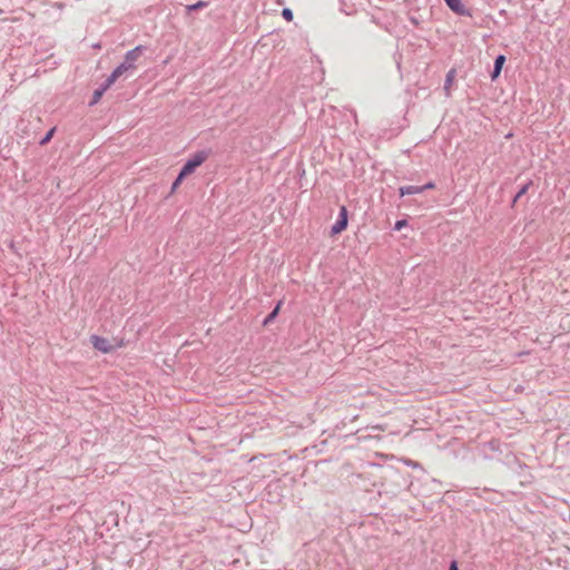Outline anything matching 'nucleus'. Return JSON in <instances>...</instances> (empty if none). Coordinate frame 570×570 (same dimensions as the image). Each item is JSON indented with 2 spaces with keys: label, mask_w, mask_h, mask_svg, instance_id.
Listing matches in <instances>:
<instances>
[{
  "label": "nucleus",
  "mask_w": 570,
  "mask_h": 570,
  "mask_svg": "<svg viewBox=\"0 0 570 570\" xmlns=\"http://www.w3.org/2000/svg\"><path fill=\"white\" fill-rule=\"evenodd\" d=\"M90 343L94 346V348L105 354L111 353L125 346V341L122 338L109 340L107 337H101L98 335H92L90 337Z\"/></svg>",
  "instance_id": "1"
},
{
  "label": "nucleus",
  "mask_w": 570,
  "mask_h": 570,
  "mask_svg": "<svg viewBox=\"0 0 570 570\" xmlns=\"http://www.w3.org/2000/svg\"><path fill=\"white\" fill-rule=\"evenodd\" d=\"M209 154L205 150H200L195 153L184 165L180 171H183V175L189 176L191 175L200 165H203Z\"/></svg>",
  "instance_id": "2"
},
{
  "label": "nucleus",
  "mask_w": 570,
  "mask_h": 570,
  "mask_svg": "<svg viewBox=\"0 0 570 570\" xmlns=\"http://www.w3.org/2000/svg\"><path fill=\"white\" fill-rule=\"evenodd\" d=\"M347 223H348V218H347V209L345 206H342L341 209H340V216H338V219L336 220V223L332 226V234L333 235H336V234H340L342 233L343 230L346 229L347 227Z\"/></svg>",
  "instance_id": "3"
},
{
  "label": "nucleus",
  "mask_w": 570,
  "mask_h": 570,
  "mask_svg": "<svg viewBox=\"0 0 570 570\" xmlns=\"http://www.w3.org/2000/svg\"><path fill=\"white\" fill-rule=\"evenodd\" d=\"M136 66L131 63H120L107 78V87H110L112 83H115L125 72H127L130 69H135Z\"/></svg>",
  "instance_id": "4"
},
{
  "label": "nucleus",
  "mask_w": 570,
  "mask_h": 570,
  "mask_svg": "<svg viewBox=\"0 0 570 570\" xmlns=\"http://www.w3.org/2000/svg\"><path fill=\"white\" fill-rule=\"evenodd\" d=\"M141 50H142V46H137L132 50H129L125 55V61L124 62L127 63V65L128 63L135 65L136 60L140 57Z\"/></svg>",
  "instance_id": "5"
},
{
  "label": "nucleus",
  "mask_w": 570,
  "mask_h": 570,
  "mask_svg": "<svg viewBox=\"0 0 570 570\" xmlns=\"http://www.w3.org/2000/svg\"><path fill=\"white\" fill-rule=\"evenodd\" d=\"M445 2L449 6V8L452 11H454L455 13H459V14L465 13V8L461 0H445Z\"/></svg>",
  "instance_id": "6"
},
{
  "label": "nucleus",
  "mask_w": 570,
  "mask_h": 570,
  "mask_svg": "<svg viewBox=\"0 0 570 570\" xmlns=\"http://www.w3.org/2000/svg\"><path fill=\"white\" fill-rule=\"evenodd\" d=\"M504 62H505V57L503 55H500L497 57L495 62H494V70L491 75V78L493 80L497 79L499 77V75L501 73Z\"/></svg>",
  "instance_id": "7"
},
{
  "label": "nucleus",
  "mask_w": 570,
  "mask_h": 570,
  "mask_svg": "<svg viewBox=\"0 0 570 570\" xmlns=\"http://www.w3.org/2000/svg\"><path fill=\"white\" fill-rule=\"evenodd\" d=\"M454 77H455V70L451 69L446 75V79H445V83H444V91H445L446 97L451 96V87L453 85Z\"/></svg>",
  "instance_id": "8"
},
{
  "label": "nucleus",
  "mask_w": 570,
  "mask_h": 570,
  "mask_svg": "<svg viewBox=\"0 0 570 570\" xmlns=\"http://www.w3.org/2000/svg\"><path fill=\"white\" fill-rule=\"evenodd\" d=\"M399 191L400 196L404 197L406 195L420 194L423 191V188H420V186H402Z\"/></svg>",
  "instance_id": "9"
},
{
  "label": "nucleus",
  "mask_w": 570,
  "mask_h": 570,
  "mask_svg": "<svg viewBox=\"0 0 570 570\" xmlns=\"http://www.w3.org/2000/svg\"><path fill=\"white\" fill-rule=\"evenodd\" d=\"M109 87H107V82H106L100 89L95 90L94 96H92V100L90 101V105L97 104L100 100V98L102 97L104 92Z\"/></svg>",
  "instance_id": "10"
},
{
  "label": "nucleus",
  "mask_w": 570,
  "mask_h": 570,
  "mask_svg": "<svg viewBox=\"0 0 570 570\" xmlns=\"http://www.w3.org/2000/svg\"><path fill=\"white\" fill-rule=\"evenodd\" d=\"M187 176L186 175H183V171L179 173V175L177 176V178L175 179V181L173 183V186H171V193H174L178 186L181 184V181L186 178Z\"/></svg>",
  "instance_id": "11"
},
{
  "label": "nucleus",
  "mask_w": 570,
  "mask_h": 570,
  "mask_svg": "<svg viewBox=\"0 0 570 570\" xmlns=\"http://www.w3.org/2000/svg\"><path fill=\"white\" fill-rule=\"evenodd\" d=\"M53 132H55V128L50 129L46 136L40 140V145H46L47 142L50 141V139L52 138L53 136Z\"/></svg>",
  "instance_id": "12"
},
{
  "label": "nucleus",
  "mask_w": 570,
  "mask_h": 570,
  "mask_svg": "<svg viewBox=\"0 0 570 570\" xmlns=\"http://www.w3.org/2000/svg\"><path fill=\"white\" fill-rule=\"evenodd\" d=\"M279 308H281V302L276 305V307L274 308V311L267 316L265 323H268L271 322L273 318L276 317V315L278 314L279 312Z\"/></svg>",
  "instance_id": "13"
},
{
  "label": "nucleus",
  "mask_w": 570,
  "mask_h": 570,
  "mask_svg": "<svg viewBox=\"0 0 570 570\" xmlns=\"http://www.w3.org/2000/svg\"><path fill=\"white\" fill-rule=\"evenodd\" d=\"M282 16L283 18L286 20V21H292L293 20V12L291 9L288 8H285L283 9L282 11Z\"/></svg>",
  "instance_id": "14"
},
{
  "label": "nucleus",
  "mask_w": 570,
  "mask_h": 570,
  "mask_svg": "<svg viewBox=\"0 0 570 570\" xmlns=\"http://www.w3.org/2000/svg\"><path fill=\"white\" fill-rule=\"evenodd\" d=\"M407 225V222L405 219H402V220H397L394 225V228L396 230H401L403 227H405Z\"/></svg>",
  "instance_id": "15"
},
{
  "label": "nucleus",
  "mask_w": 570,
  "mask_h": 570,
  "mask_svg": "<svg viewBox=\"0 0 570 570\" xmlns=\"http://www.w3.org/2000/svg\"><path fill=\"white\" fill-rule=\"evenodd\" d=\"M203 7H205V2L204 1H198L195 4L189 6L188 10H197V9L203 8Z\"/></svg>",
  "instance_id": "16"
},
{
  "label": "nucleus",
  "mask_w": 570,
  "mask_h": 570,
  "mask_svg": "<svg viewBox=\"0 0 570 570\" xmlns=\"http://www.w3.org/2000/svg\"><path fill=\"white\" fill-rule=\"evenodd\" d=\"M435 187L434 183H428L424 186H420V188H423V191L426 189H433Z\"/></svg>",
  "instance_id": "17"
},
{
  "label": "nucleus",
  "mask_w": 570,
  "mask_h": 570,
  "mask_svg": "<svg viewBox=\"0 0 570 570\" xmlns=\"http://www.w3.org/2000/svg\"><path fill=\"white\" fill-rule=\"evenodd\" d=\"M527 191V186H524L517 195L515 200L521 197Z\"/></svg>",
  "instance_id": "18"
},
{
  "label": "nucleus",
  "mask_w": 570,
  "mask_h": 570,
  "mask_svg": "<svg viewBox=\"0 0 570 570\" xmlns=\"http://www.w3.org/2000/svg\"><path fill=\"white\" fill-rule=\"evenodd\" d=\"M449 570H459V569H458V563H456V561H453V562L450 564Z\"/></svg>",
  "instance_id": "19"
}]
</instances>
